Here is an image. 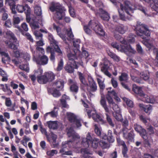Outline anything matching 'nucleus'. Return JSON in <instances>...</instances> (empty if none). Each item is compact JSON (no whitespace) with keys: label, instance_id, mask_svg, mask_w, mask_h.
Returning <instances> with one entry per match:
<instances>
[{"label":"nucleus","instance_id":"393cba45","mask_svg":"<svg viewBox=\"0 0 158 158\" xmlns=\"http://www.w3.org/2000/svg\"><path fill=\"white\" fill-rule=\"evenodd\" d=\"M47 123L50 129L55 130L57 128L58 124L57 121H50L47 122Z\"/></svg>","mask_w":158,"mask_h":158},{"label":"nucleus","instance_id":"49530a36","mask_svg":"<svg viewBox=\"0 0 158 158\" xmlns=\"http://www.w3.org/2000/svg\"><path fill=\"white\" fill-rule=\"evenodd\" d=\"M24 11L26 14V15H29L31 12V9L28 5L26 4L24 7Z\"/></svg>","mask_w":158,"mask_h":158},{"label":"nucleus","instance_id":"09e8293b","mask_svg":"<svg viewBox=\"0 0 158 158\" xmlns=\"http://www.w3.org/2000/svg\"><path fill=\"white\" fill-rule=\"evenodd\" d=\"M6 12V7L3 6V0H0V12L4 13Z\"/></svg>","mask_w":158,"mask_h":158},{"label":"nucleus","instance_id":"c756f323","mask_svg":"<svg viewBox=\"0 0 158 158\" xmlns=\"http://www.w3.org/2000/svg\"><path fill=\"white\" fill-rule=\"evenodd\" d=\"M145 96H142L141 97L142 101L148 103H153L154 102L155 100L148 96L147 95L144 94Z\"/></svg>","mask_w":158,"mask_h":158},{"label":"nucleus","instance_id":"dca6fc26","mask_svg":"<svg viewBox=\"0 0 158 158\" xmlns=\"http://www.w3.org/2000/svg\"><path fill=\"white\" fill-rule=\"evenodd\" d=\"M67 134L69 137H72L74 140L79 139L80 138L79 135L76 133L72 128H70L69 129Z\"/></svg>","mask_w":158,"mask_h":158},{"label":"nucleus","instance_id":"aec40b11","mask_svg":"<svg viewBox=\"0 0 158 158\" xmlns=\"http://www.w3.org/2000/svg\"><path fill=\"white\" fill-rule=\"evenodd\" d=\"M69 81L71 84L70 86L71 91L75 93H77L78 90V87L77 83L75 82H74L72 80H69Z\"/></svg>","mask_w":158,"mask_h":158},{"label":"nucleus","instance_id":"0e129e2a","mask_svg":"<svg viewBox=\"0 0 158 158\" xmlns=\"http://www.w3.org/2000/svg\"><path fill=\"white\" fill-rule=\"evenodd\" d=\"M31 24L32 29H35L39 28V25L36 21H34L31 23Z\"/></svg>","mask_w":158,"mask_h":158},{"label":"nucleus","instance_id":"c85d7f7f","mask_svg":"<svg viewBox=\"0 0 158 158\" xmlns=\"http://www.w3.org/2000/svg\"><path fill=\"white\" fill-rule=\"evenodd\" d=\"M37 80L38 82L40 84H46L48 82L47 80L46 77L44 74L43 76H38L37 77Z\"/></svg>","mask_w":158,"mask_h":158},{"label":"nucleus","instance_id":"79ce46f5","mask_svg":"<svg viewBox=\"0 0 158 158\" xmlns=\"http://www.w3.org/2000/svg\"><path fill=\"white\" fill-rule=\"evenodd\" d=\"M123 99L128 106L130 107L133 106V103L132 101L126 98H123Z\"/></svg>","mask_w":158,"mask_h":158},{"label":"nucleus","instance_id":"1a4fd4ad","mask_svg":"<svg viewBox=\"0 0 158 158\" xmlns=\"http://www.w3.org/2000/svg\"><path fill=\"white\" fill-rule=\"evenodd\" d=\"M92 26L91 28L96 34H98L102 36H104L105 32L101 26L98 23L92 21H90L89 26Z\"/></svg>","mask_w":158,"mask_h":158},{"label":"nucleus","instance_id":"412c9836","mask_svg":"<svg viewBox=\"0 0 158 158\" xmlns=\"http://www.w3.org/2000/svg\"><path fill=\"white\" fill-rule=\"evenodd\" d=\"M133 90L135 93L138 94L141 97L142 96H145L141 88L137 86L136 85H133Z\"/></svg>","mask_w":158,"mask_h":158},{"label":"nucleus","instance_id":"13d9d810","mask_svg":"<svg viewBox=\"0 0 158 158\" xmlns=\"http://www.w3.org/2000/svg\"><path fill=\"white\" fill-rule=\"evenodd\" d=\"M40 130L42 133L45 135L48 141H49V136L47 134L46 130L44 128H43L42 126H40Z\"/></svg>","mask_w":158,"mask_h":158},{"label":"nucleus","instance_id":"a211bd4d","mask_svg":"<svg viewBox=\"0 0 158 158\" xmlns=\"http://www.w3.org/2000/svg\"><path fill=\"white\" fill-rule=\"evenodd\" d=\"M48 60V57L45 55H43L40 57L36 61L37 64L44 65L47 64Z\"/></svg>","mask_w":158,"mask_h":158},{"label":"nucleus","instance_id":"3c124183","mask_svg":"<svg viewBox=\"0 0 158 158\" xmlns=\"http://www.w3.org/2000/svg\"><path fill=\"white\" fill-rule=\"evenodd\" d=\"M0 54L2 56H4L6 58L7 61H10V58L7 53L2 51L0 49Z\"/></svg>","mask_w":158,"mask_h":158},{"label":"nucleus","instance_id":"72a5a7b5","mask_svg":"<svg viewBox=\"0 0 158 158\" xmlns=\"http://www.w3.org/2000/svg\"><path fill=\"white\" fill-rule=\"evenodd\" d=\"M99 144L102 149H108L110 146L109 143L103 140H101L99 141Z\"/></svg>","mask_w":158,"mask_h":158},{"label":"nucleus","instance_id":"473e14b6","mask_svg":"<svg viewBox=\"0 0 158 158\" xmlns=\"http://www.w3.org/2000/svg\"><path fill=\"white\" fill-rule=\"evenodd\" d=\"M54 86L59 89H62L64 87V82L62 80H59L56 81L54 84Z\"/></svg>","mask_w":158,"mask_h":158},{"label":"nucleus","instance_id":"c9c22d12","mask_svg":"<svg viewBox=\"0 0 158 158\" xmlns=\"http://www.w3.org/2000/svg\"><path fill=\"white\" fill-rule=\"evenodd\" d=\"M92 117L93 119L96 122H99L103 121V119L101 117L96 113V111H94V113H92Z\"/></svg>","mask_w":158,"mask_h":158},{"label":"nucleus","instance_id":"7ed1b4c3","mask_svg":"<svg viewBox=\"0 0 158 158\" xmlns=\"http://www.w3.org/2000/svg\"><path fill=\"white\" fill-rule=\"evenodd\" d=\"M97 81L100 89V93L101 95V99L100 101V103L101 105L104 108L105 111L107 112H109V110L106 103L104 95L103 94V90L105 88V85L104 82L100 79L97 78Z\"/></svg>","mask_w":158,"mask_h":158},{"label":"nucleus","instance_id":"680f3d73","mask_svg":"<svg viewBox=\"0 0 158 158\" xmlns=\"http://www.w3.org/2000/svg\"><path fill=\"white\" fill-rule=\"evenodd\" d=\"M115 119L118 121L122 122L123 118L122 115L119 113H116V114L114 116Z\"/></svg>","mask_w":158,"mask_h":158},{"label":"nucleus","instance_id":"a878e982","mask_svg":"<svg viewBox=\"0 0 158 158\" xmlns=\"http://www.w3.org/2000/svg\"><path fill=\"white\" fill-rule=\"evenodd\" d=\"M40 40V41L36 42V50L37 51H40L41 53L43 54L44 53V49L42 48L39 47V46H42L44 45V44L42 39Z\"/></svg>","mask_w":158,"mask_h":158},{"label":"nucleus","instance_id":"a19ab883","mask_svg":"<svg viewBox=\"0 0 158 158\" xmlns=\"http://www.w3.org/2000/svg\"><path fill=\"white\" fill-rule=\"evenodd\" d=\"M34 8L35 13L38 16H41L42 14V10L40 7L36 6Z\"/></svg>","mask_w":158,"mask_h":158},{"label":"nucleus","instance_id":"bf43d9fd","mask_svg":"<svg viewBox=\"0 0 158 158\" xmlns=\"http://www.w3.org/2000/svg\"><path fill=\"white\" fill-rule=\"evenodd\" d=\"M127 148L126 145H124V146H123V148L122 149V154L124 157L126 158L128 157V156L127 154Z\"/></svg>","mask_w":158,"mask_h":158},{"label":"nucleus","instance_id":"338daca9","mask_svg":"<svg viewBox=\"0 0 158 158\" xmlns=\"http://www.w3.org/2000/svg\"><path fill=\"white\" fill-rule=\"evenodd\" d=\"M140 73L137 70L135 69H132L131 70L130 75L136 76V75H140Z\"/></svg>","mask_w":158,"mask_h":158},{"label":"nucleus","instance_id":"bb28decb","mask_svg":"<svg viewBox=\"0 0 158 158\" xmlns=\"http://www.w3.org/2000/svg\"><path fill=\"white\" fill-rule=\"evenodd\" d=\"M74 68H75V66H74L73 64H71L69 62L64 67V69L68 73H72L74 71Z\"/></svg>","mask_w":158,"mask_h":158},{"label":"nucleus","instance_id":"4468645a","mask_svg":"<svg viewBox=\"0 0 158 158\" xmlns=\"http://www.w3.org/2000/svg\"><path fill=\"white\" fill-rule=\"evenodd\" d=\"M73 146L72 142L71 141H66L63 142L61 148L60 150V152L63 155H64L66 150L68 148H67V147L69 148L72 147Z\"/></svg>","mask_w":158,"mask_h":158},{"label":"nucleus","instance_id":"f257e3e1","mask_svg":"<svg viewBox=\"0 0 158 158\" xmlns=\"http://www.w3.org/2000/svg\"><path fill=\"white\" fill-rule=\"evenodd\" d=\"M119 4L120 9H118V10L120 18L123 20L126 21L129 19L125 17L124 11L130 16L132 15L131 14L133 13V10L135 9L139 10L142 11L145 15L146 14V9L141 5L137 6L135 7V8H133L131 7V5L128 1L125 2L124 6H123L121 3Z\"/></svg>","mask_w":158,"mask_h":158},{"label":"nucleus","instance_id":"4c0bfd02","mask_svg":"<svg viewBox=\"0 0 158 158\" xmlns=\"http://www.w3.org/2000/svg\"><path fill=\"white\" fill-rule=\"evenodd\" d=\"M108 55L112 58L114 61L117 62H118L120 61V57L114 53L110 51H109L108 52Z\"/></svg>","mask_w":158,"mask_h":158},{"label":"nucleus","instance_id":"8fccbe9b","mask_svg":"<svg viewBox=\"0 0 158 158\" xmlns=\"http://www.w3.org/2000/svg\"><path fill=\"white\" fill-rule=\"evenodd\" d=\"M34 34L35 36L36 39L41 40L42 39V35L40 31H35Z\"/></svg>","mask_w":158,"mask_h":158},{"label":"nucleus","instance_id":"e433bc0d","mask_svg":"<svg viewBox=\"0 0 158 158\" xmlns=\"http://www.w3.org/2000/svg\"><path fill=\"white\" fill-rule=\"evenodd\" d=\"M119 80L122 82L123 81L127 82L128 80V75L125 73H122L121 75L119 76Z\"/></svg>","mask_w":158,"mask_h":158},{"label":"nucleus","instance_id":"b1692460","mask_svg":"<svg viewBox=\"0 0 158 158\" xmlns=\"http://www.w3.org/2000/svg\"><path fill=\"white\" fill-rule=\"evenodd\" d=\"M108 67V65L107 64H102V66L101 67V71L103 72L105 75L109 77H110L111 76V74L107 70Z\"/></svg>","mask_w":158,"mask_h":158},{"label":"nucleus","instance_id":"603ef678","mask_svg":"<svg viewBox=\"0 0 158 158\" xmlns=\"http://www.w3.org/2000/svg\"><path fill=\"white\" fill-rule=\"evenodd\" d=\"M92 26H89V24L88 25H85L84 27V29L85 32L88 34H90L91 33V31L89 28V27H91Z\"/></svg>","mask_w":158,"mask_h":158},{"label":"nucleus","instance_id":"2f4dec72","mask_svg":"<svg viewBox=\"0 0 158 158\" xmlns=\"http://www.w3.org/2000/svg\"><path fill=\"white\" fill-rule=\"evenodd\" d=\"M101 14L100 16L102 19L105 20H109L110 17L108 13L103 10H101Z\"/></svg>","mask_w":158,"mask_h":158},{"label":"nucleus","instance_id":"f704fd0d","mask_svg":"<svg viewBox=\"0 0 158 158\" xmlns=\"http://www.w3.org/2000/svg\"><path fill=\"white\" fill-rule=\"evenodd\" d=\"M53 28L54 29L56 30L58 35L64 41H65L66 40V39L65 36L61 33L60 32L61 29L59 27L56 26L54 24L53 25Z\"/></svg>","mask_w":158,"mask_h":158},{"label":"nucleus","instance_id":"69168bd1","mask_svg":"<svg viewBox=\"0 0 158 158\" xmlns=\"http://www.w3.org/2000/svg\"><path fill=\"white\" fill-rule=\"evenodd\" d=\"M19 67L20 69L26 71L28 72L29 71V68L27 64L20 65Z\"/></svg>","mask_w":158,"mask_h":158},{"label":"nucleus","instance_id":"c03bdc74","mask_svg":"<svg viewBox=\"0 0 158 158\" xmlns=\"http://www.w3.org/2000/svg\"><path fill=\"white\" fill-rule=\"evenodd\" d=\"M79 79L81 83L84 84L85 86H87L88 85V84L85 81V78L82 73H79Z\"/></svg>","mask_w":158,"mask_h":158},{"label":"nucleus","instance_id":"9d476101","mask_svg":"<svg viewBox=\"0 0 158 158\" xmlns=\"http://www.w3.org/2000/svg\"><path fill=\"white\" fill-rule=\"evenodd\" d=\"M67 117L69 122L74 123L77 128L81 126L80 120L77 118V116L71 112H67Z\"/></svg>","mask_w":158,"mask_h":158},{"label":"nucleus","instance_id":"4be33fe9","mask_svg":"<svg viewBox=\"0 0 158 158\" xmlns=\"http://www.w3.org/2000/svg\"><path fill=\"white\" fill-rule=\"evenodd\" d=\"M140 77L145 81H148L149 83H152L153 80L150 79L149 77V73H146L144 72L140 73Z\"/></svg>","mask_w":158,"mask_h":158},{"label":"nucleus","instance_id":"2eb2a0df","mask_svg":"<svg viewBox=\"0 0 158 158\" xmlns=\"http://www.w3.org/2000/svg\"><path fill=\"white\" fill-rule=\"evenodd\" d=\"M123 137L124 138L131 141L133 139L134 135L133 132L131 131L128 133V129L127 128H123Z\"/></svg>","mask_w":158,"mask_h":158},{"label":"nucleus","instance_id":"f3484780","mask_svg":"<svg viewBox=\"0 0 158 158\" xmlns=\"http://www.w3.org/2000/svg\"><path fill=\"white\" fill-rule=\"evenodd\" d=\"M128 28L126 26L122 24H120L116 26L115 29V31L118 32L120 34L124 33L127 30Z\"/></svg>","mask_w":158,"mask_h":158},{"label":"nucleus","instance_id":"6e6552de","mask_svg":"<svg viewBox=\"0 0 158 158\" xmlns=\"http://www.w3.org/2000/svg\"><path fill=\"white\" fill-rule=\"evenodd\" d=\"M106 98L109 104V106H108L109 110H110L109 107L110 108L112 107L116 113H120V108L114 102L113 98L109 94H107L106 95ZM105 112L106 113H109L110 110H109V112H107L106 111Z\"/></svg>","mask_w":158,"mask_h":158},{"label":"nucleus","instance_id":"864d4df0","mask_svg":"<svg viewBox=\"0 0 158 158\" xmlns=\"http://www.w3.org/2000/svg\"><path fill=\"white\" fill-rule=\"evenodd\" d=\"M64 65L63 61L62 59H61L60 61L58 64V66L56 69L57 71H60L62 70Z\"/></svg>","mask_w":158,"mask_h":158},{"label":"nucleus","instance_id":"20e7f679","mask_svg":"<svg viewBox=\"0 0 158 158\" xmlns=\"http://www.w3.org/2000/svg\"><path fill=\"white\" fill-rule=\"evenodd\" d=\"M92 138L90 134L89 133H88L87 134L86 137L82 138L81 143V145L87 148L89 146V143L92 142V146L93 148L95 149L97 148L98 147V143H99V139L94 138L92 141Z\"/></svg>","mask_w":158,"mask_h":158},{"label":"nucleus","instance_id":"052dcab7","mask_svg":"<svg viewBox=\"0 0 158 158\" xmlns=\"http://www.w3.org/2000/svg\"><path fill=\"white\" fill-rule=\"evenodd\" d=\"M50 114L51 117L53 118H56L57 116L58 113L57 111H55L53 110L50 112L47 113L46 114Z\"/></svg>","mask_w":158,"mask_h":158},{"label":"nucleus","instance_id":"de8ad7c7","mask_svg":"<svg viewBox=\"0 0 158 158\" xmlns=\"http://www.w3.org/2000/svg\"><path fill=\"white\" fill-rule=\"evenodd\" d=\"M67 35L68 36V38L67 39L69 40H70L73 39V35L71 29H69L67 30Z\"/></svg>","mask_w":158,"mask_h":158},{"label":"nucleus","instance_id":"423d86ee","mask_svg":"<svg viewBox=\"0 0 158 158\" xmlns=\"http://www.w3.org/2000/svg\"><path fill=\"white\" fill-rule=\"evenodd\" d=\"M50 9L52 11H56L55 16L58 19H61L63 18L64 14L61 6L59 3L52 2Z\"/></svg>","mask_w":158,"mask_h":158},{"label":"nucleus","instance_id":"37998d69","mask_svg":"<svg viewBox=\"0 0 158 158\" xmlns=\"http://www.w3.org/2000/svg\"><path fill=\"white\" fill-rule=\"evenodd\" d=\"M94 131L97 135L100 136L101 134V129L97 124L94 125Z\"/></svg>","mask_w":158,"mask_h":158},{"label":"nucleus","instance_id":"cd10ccee","mask_svg":"<svg viewBox=\"0 0 158 158\" xmlns=\"http://www.w3.org/2000/svg\"><path fill=\"white\" fill-rule=\"evenodd\" d=\"M44 74L47 80V82L52 81L54 79L55 75L52 72L46 73Z\"/></svg>","mask_w":158,"mask_h":158},{"label":"nucleus","instance_id":"58836bf2","mask_svg":"<svg viewBox=\"0 0 158 158\" xmlns=\"http://www.w3.org/2000/svg\"><path fill=\"white\" fill-rule=\"evenodd\" d=\"M131 79L134 81L139 84H143L144 83L143 82L141 79L137 77L136 76L130 75Z\"/></svg>","mask_w":158,"mask_h":158},{"label":"nucleus","instance_id":"6ab92c4d","mask_svg":"<svg viewBox=\"0 0 158 158\" xmlns=\"http://www.w3.org/2000/svg\"><path fill=\"white\" fill-rule=\"evenodd\" d=\"M18 0H5L6 3H7L10 6L13 14H15L16 13L15 10V2Z\"/></svg>","mask_w":158,"mask_h":158},{"label":"nucleus","instance_id":"5701e85b","mask_svg":"<svg viewBox=\"0 0 158 158\" xmlns=\"http://www.w3.org/2000/svg\"><path fill=\"white\" fill-rule=\"evenodd\" d=\"M139 106L141 109L143 110L146 113H150L152 110V107L150 104L144 106L143 104H140Z\"/></svg>","mask_w":158,"mask_h":158},{"label":"nucleus","instance_id":"e2e57ef3","mask_svg":"<svg viewBox=\"0 0 158 158\" xmlns=\"http://www.w3.org/2000/svg\"><path fill=\"white\" fill-rule=\"evenodd\" d=\"M24 6L22 5H18L16 7L17 10L20 13H22L24 11V9H23Z\"/></svg>","mask_w":158,"mask_h":158},{"label":"nucleus","instance_id":"7c9ffc66","mask_svg":"<svg viewBox=\"0 0 158 158\" xmlns=\"http://www.w3.org/2000/svg\"><path fill=\"white\" fill-rule=\"evenodd\" d=\"M107 139L109 143H113L114 141V137L112 135V132L110 130L108 131Z\"/></svg>","mask_w":158,"mask_h":158},{"label":"nucleus","instance_id":"9b49d317","mask_svg":"<svg viewBox=\"0 0 158 158\" xmlns=\"http://www.w3.org/2000/svg\"><path fill=\"white\" fill-rule=\"evenodd\" d=\"M48 39L50 41V44L52 45L54 47L55 51L58 53L59 55H62V51L58 46L57 42L54 39L53 36L52 35H49L48 37Z\"/></svg>","mask_w":158,"mask_h":158},{"label":"nucleus","instance_id":"6e6d98bb","mask_svg":"<svg viewBox=\"0 0 158 158\" xmlns=\"http://www.w3.org/2000/svg\"><path fill=\"white\" fill-rule=\"evenodd\" d=\"M113 35L116 40H119L120 41L124 40L120 35L115 32H114Z\"/></svg>","mask_w":158,"mask_h":158},{"label":"nucleus","instance_id":"39448f33","mask_svg":"<svg viewBox=\"0 0 158 158\" xmlns=\"http://www.w3.org/2000/svg\"><path fill=\"white\" fill-rule=\"evenodd\" d=\"M136 29V33L137 35L141 37L143 39L145 38V37L143 36V35H144L147 36L150 35V33L147 26L142 24L140 22H137Z\"/></svg>","mask_w":158,"mask_h":158},{"label":"nucleus","instance_id":"f8f14e48","mask_svg":"<svg viewBox=\"0 0 158 158\" xmlns=\"http://www.w3.org/2000/svg\"><path fill=\"white\" fill-rule=\"evenodd\" d=\"M134 128L136 132L140 134L144 139H147L146 131L141 126L137 123H135L134 125Z\"/></svg>","mask_w":158,"mask_h":158},{"label":"nucleus","instance_id":"4d7b16f0","mask_svg":"<svg viewBox=\"0 0 158 158\" xmlns=\"http://www.w3.org/2000/svg\"><path fill=\"white\" fill-rule=\"evenodd\" d=\"M135 35L132 34H130L127 40L130 43H133L135 41Z\"/></svg>","mask_w":158,"mask_h":158},{"label":"nucleus","instance_id":"f03ea898","mask_svg":"<svg viewBox=\"0 0 158 158\" xmlns=\"http://www.w3.org/2000/svg\"><path fill=\"white\" fill-rule=\"evenodd\" d=\"M120 42L122 44L120 45H118V44L115 42L112 43L111 45L118 51L122 52H124L127 55H128V52L133 54L136 52V51L134 48H132L130 45L127 44V42L125 40L120 41Z\"/></svg>","mask_w":158,"mask_h":158},{"label":"nucleus","instance_id":"0eeeda50","mask_svg":"<svg viewBox=\"0 0 158 158\" xmlns=\"http://www.w3.org/2000/svg\"><path fill=\"white\" fill-rule=\"evenodd\" d=\"M6 34L7 36L11 38L10 39V41H5L6 45L9 48L13 49L14 50L17 49V47L13 43L17 41V39L15 37L14 34L10 31H7Z\"/></svg>","mask_w":158,"mask_h":158},{"label":"nucleus","instance_id":"a18cd8bd","mask_svg":"<svg viewBox=\"0 0 158 158\" xmlns=\"http://www.w3.org/2000/svg\"><path fill=\"white\" fill-rule=\"evenodd\" d=\"M108 113H106L105 114L106 116V119L107 122H108L109 124L112 127H114V124L113 123L112 119L111 118L110 116L108 114Z\"/></svg>","mask_w":158,"mask_h":158},{"label":"nucleus","instance_id":"5fc2aeb1","mask_svg":"<svg viewBox=\"0 0 158 158\" xmlns=\"http://www.w3.org/2000/svg\"><path fill=\"white\" fill-rule=\"evenodd\" d=\"M57 151L56 150H51L48 151L47 152V155L52 156H53L54 154H57Z\"/></svg>","mask_w":158,"mask_h":158},{"label":"nucleus","instance_id":"774afa93","mask_svg":"<svg viewBox=\"0 0 158 158\" xmlns=\"http://www.w3.org/2000/svg\"><path fill=\"white\" fill-rule=\"evenodd\" d=\"M69 11L71 16L72 17H74L75 15L74 9L71 6H69Z\"/></svg>","mask_w":158,"mask_h":158},{"label":"nucleus","instance_id":"ddd939ff","mask_svg":"<svg viewBox=\"0 0 158 158\" xmlns=\"http://www.w3.org/2000/svg\"><path fill=\"white\" fill-rule=\"evenodd\" d=\"M74 54H73L71 53H69L67 55L69 59V62L71 64H72L74 65L75 66V68L77 69L78 67V63H76L75 61V60L76 58V55H77L78 52H75V51H74Z\"/></svg>","mask_w":158,"mask_h":158},{"label":"nucleus","instance_id":"ea45409f","mask_svg":"<svg viewBox=\"0 0 158 158\" xmlns=\"http://www.w3.org/2000/svg\"><path fill=\"white\" fill-rule=\"evenodd\" d=\"M89 86L90 87V91L92 92H94L97 90V86L96 83L93 81L89 83Z\"/></svg>","mask_w":158,"mask_h":158}]
</instances>
